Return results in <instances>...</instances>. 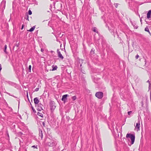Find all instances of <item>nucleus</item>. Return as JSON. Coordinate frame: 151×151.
<instances>
[{
	"label": "nucleus",
	"instance_id": "nucleus-39",
	"mask_svg": "<svg viewBox=\"0 0 151 151\" xmlns=\"http://www.w3.org/2000/svg\"><path fill=\"white\" fill-rule=\"evenodd\" d=\"M19 104H20V101H19V102H18V106H19Z\"/></svg>",
	"mask_w": 151,
	"mask_h": 151
},
{
	"label": "nucleus",
	"instance_id": "nucleus-13",
	"mask_svg": "<svg viewBox=\"0 0 151 151\" xmlns=\"http://www.w3.org/2000/svg\"><path fill=\"white\" fill-rule=\"evenodd\" d=\"M37 114L38 116H39L40 117H41V118H40V119H42V118H43V114L39 112H38L37 113Z\"/></svg>",
	"mask_w": 151,
	"mask_h": 151
},
{
	"label": "nucleus",
	"instance_id": "nucleus-5",
	"mask_svg": "<svg viewBox=\"0 0 151 151\" xmlns=\"http://www.w3.org/2000/svg\"><path fill=\"white\" fill-rule=\"evenodd\" d=\"M54 104V102L53 101H51L50 102V106L51 110H54L55 109L56 106Z\"/></svg>",
	"mask_w": 151,
	"mask_h": 151
},
{
	"label": "nucleus",
	"instance_id": "nucleus-38",
	"mask_svg": "<svg viewBox=\"0 0 151 151\" xmlns=\"http://www.w3.org/2000/svg\"><path fill=\"white\" fill-rule=\"evenodd\" d=\"M147 32L149 33V34H150V35L151 36V33H150V32L149 30V31H148Z\"/></svg>",
	"mask_w": 151,
	"mask_h": 151
},
{
	"label": "nucleus",
	"instance_id": "nucleus-4",
	"mask_svg": "<svg viewBox=\"0 0 151 151\" xmlns=\"http://www.w3.org/2000/svg\"><path fill=\"white\" fill-rule=\"evenodd\" d=\"M6 1L5 0H3L1 2L0 4V8L2 9L3 11L5 9V7Z\"/></svg>",
	"mask_w": 151,
	"mask_h": 151
},
{
	"label": "nucleus",
	"instance_id": "nucleus-30",
	"mask_svg": "<svg viewBox=\"0 0 151 151\" xmlns=\"http://www.w3.org/2000/svg\"><path fill=\"white\" fill-rule=\"evenodd\" d=\"M42 124L43 127H45V123L44 122H42Z\"/></svg>",
	"mask_w": 151,
	"mask_h": 151
},
{
	"label": "nucleus",
	"instance_id": "nucleus-40",
	"mask_svg": "<svg viewBox=\"0 0 151 151\" xmlns=\"http://www.w3.org/2000/svg\"><path fill=\"white\" fill-rule=\"evenodd\" d=\"M132 25H133V26L134 25V24H133V23H132Z\"/></svg>",
	"mask_w": 151,
	"mask_h": 151
},
{
	"label": "nucleus",
	"instance_id": "nucleus-29",
	"mask_svg": "<svg viewBox=\"0 0 151 151\" xmlns=\"http://www.w3.org/2000/svg\"><path fill=\"white\" fill-rule=\"evenodd\" d=\"M132 113V111H129L128 112V114L130 115Z\"/></svg>",
	"mask_w": 151,
	"mask_h": 151
},
{
	"label": "nucleus",
	"instance_id": "nucleus-34",
	"mask_svg": "<svg viewBox=\"0 0 151 151\" xmlns=\"http://www.w3.org/2000/svg\"><path fill=\"white\" fill-rule=\"evenodd\" d=\"M134 27L135 28L137 29L138 27V26L137 25H134Z\"/></svg>",
	"mask_w": 151,
	"mask_h": 151
},
{
	"label": "nucleus",
	"instance_id": "nucleus-14",
	"mask_svg": "<svg viewBox=\"0 0 151 151\" xmlns=\"http://www.w3.org/2000/svg\"><path fill=\"white\" fill-rule=\"evenodd\" d=\"M52 70L53 71L56 70L58 68V67L57 65H52Z\"/></svg>",
	"mask_w": 151,
	"mask_h": 151
},
{
	"label": "nucleus",
	"instance_id": "nucleus-27",
	"mask_svg": "<svg viewBox=\"0 0 151 151\" xmlns=\"http://www.w3.org/2000/svg\"><path fill=\"white\" fill-rule=\"evenodd\" d=\"M25 18L26 19H27L28 20V19H29L28 16V15H27V16L25 17Z\"/></svg>",
	"mask_w": 151,
	"mask_h": 151
},
{
	"label": "nucleus",
	"instance_id": "nucleus-9",
	"mask_svg": "<svg viewBox=\"0 0 151 151\" xmlns=\"http://www.w3.org/2000/svg\"><path fill=\"white\" fill-rule=\"evenodd\" d=\"M42 106L43 105L42 104H39L38 107L37 109V110L38 111H41V110H43Z\"/></svg>",
	"mask_w": 151,
	"mask_h": 151
},
{
	"label": "nucleus",
	"instance_id": "nucleus-2",
	"mask_svg": "<svg viewBox=\"0 0 151 151\" xmlns=\"http://www.w3.org/2000/svg\"><path fill=\"white\" fill-rule=\"evenodd\" d=\"M57 143V142L54 140H50V141L47 142L46 144L47 146L53 147L55 146Z\"/></svg>",
	"mask_w": 151,
	"mask_h": 151
},
{
	"label": "nucleus",
	"instance_id": "nucleus-11",
	"mask_svg": "<svg viewBox=\"0 0 151 151\" xmlns=\"http://www.w3.org/2000/svg\"><path fill=\"white\" fill-rule=\"evenodd\" d=\"M34 102L35 104H37L39 103V100H38V98L36 97L34 99Z\"/></svg>",
	"mask_w": 151,
	"mask_h": 151
},
{
	"label": "nucleus",
	"instance_id": "nucleus-26",
	"mask_svg": "<svg viewBox=\"0 0 151 151\" xmlns=\"http://www.w3.org/2000/svg\"><path fill=\"white\" fill-rule=\"evenodd\" d=\"M139 56L138 55H137L135 56V58L136 59H137L139 58Z\"/></svg>",
	"mask_w": 151,
	"mask_h": 151
},
{
	"label": "nucleus",
	"instance_id": "nucleus-12",
	"mask_svg": "<svg viewBox=\"0 0 151 151\" xmlns=\"http://www.w3.org/2000/svg\"><path fill=\"white\" fill-rule=\"evenodd\" d=\"M140 125V121H139L138 122L136 123V126L135 127L136 128H137V130H139Z\"/></svg>",
	"mask_w": 151,
	"mask_h": 151
},
{
	"label": "nucleus",
	"instance_id": "nucleus-16",
	"mask_svg": "<svg viewBox=\"0 0 151 151\" xmlns=\"http://www.w3.org/2000/svg\"><path fill=\"white\" fill-rule=\"evenodd\" d=\"M7 45H5L4 46V52H5V53L6 54H7V53H8L6 51V49H7Z\"/></svg>",
	"mask_w": 151,
	"mask_h": 151
},
{
	"label": "nucleus",
	"instance_id": "nucleus-31",
	"mask_svg": "<svg viewBox=\"0 0 151 151\" xmlns=\"http://www.w3.org/2000/svg\"><path fill=\"white\" fill-rule=\"evenodd\" d=\"M24 24H23L22 25V28H21V29H23V28H24Z\"/></svg>",
	"mask_w": 151,
	"mask_h": 151
},
{
	"label": "nucleus",
	"instance_id": "nucleus-8",
	"mask_svg": "<svg viewBox=\"0 0 151 151\" xmlns=\"http://www.w3.org/2000/svg\"><path fill=\"white\" fill-rule=\"evenodd\" d=\"M68 96V94L64 95L62 96L61 100L62 101H65L67 99V97Z\"/></svg>",
	"mask_w": 151,
	"mask_h": 151
},
{
	"label": "nucleus",
	"instance_id": "nucleus-23",
	"mask_svg": "<svg viewBox=\"0 0 151 151\" xmlns=\"http://www.w3.org/2000/svg\"><path fill=\"white\" fill-rule=\"evenodd\" d=\"M28 14L29 15H31L32 14V12L30 10L28 11Z\"/></svg>",
	"mask_w": 151,
	"mask_h": 151
},
{
	"label": "nucleus",
	"instance_id": "nucleus-42",
	"mask_svg": "<svg viewBox=\"0 0 151 151\" xmlns=\"http://www.w3.org/2000/svg\"><path fill=\"white\" fill-rule=\"evenodd\" d=\"M17 47H18V45H17Z\"/></svg>",
	"mask_w": 151,
	"mask_h": 151
},
{
	"label": "nucleus",
	"instance_id": "nucleus-21",
	"mask_svg": "<svg viewBox=\"0 0 151 151\" xmlns=\"http://www.w3.org/2000/svg\"><path fill=\"white\" fill-rule=\"evenodd\" d=\"M31 65H29V67H28V70H29V72H31Z\"/></svg>",
	"mask_w": 151,
	"mask_h": 151
},
{
	"label": "nucleus",
	"instance_id": "nucleus-15",
	"mask_svg": "<svg viewBox=\"0 0 151 151\" xmlns=\"http://www.w3.org/2000/svg\"><path fill=\"white\" fill-rule=\"evenodd\" d=\"M35 26H34L32 28H31L29 30H28V31H29L30 32H32L34 30V29L35 28Z\"/></svg>",
	"mask_w": 151,
	"mask_h": 151
},
{
	"label": "nucleus",
	"instance_id": "nucleus-36",
	"mask_svg": "<svg viewBox=\"0 0 151 151\" xmlns=\"http://www.w3.org/2000/svg\"><path fill=\"white\" fill-rule=\"evenodd\" d=\"M44 50V49H42V48L41 49V51L42 52H43Z\"/></svg>",
	"mask_w": 151,
	"mask_h": 151
},
{
	"label": "nucleus",
	"instance_id": "nucleus-19",
	"mask_svg": "<svg viewBox=\"0 0 151 151\" xmlns=\"http://www.w3.org/2000/svg\"><path fill=\"white\" fill-rule=\"evenodd\" d=\"M73 101H74L76 99V96H74L72 97V98Z\"/></svg>",
	"mask_w": 151,
	"mask_h": 151
},
{
	"label": "nucleus",
	"instance_id": "nucleus-1",
	"mask_svg": "<svg viewBox=\"0 0 151 151\" xmlns=\"http://www.w3.org/2000/svg\"><path fill=\"white\" fill-rule=\"evenodd\" d=\"M126 137L128 139L129 138L131 139V145H132L134 144L135 139V136L134 134L131 133H128L126 135Z\"/></svg>",
	"mask_w": 151,
	"mask_h": 151
},
{
	"label": "nucleus",
	"instance_id": "nucleus-17",
	"mask_svg": "<svg viewBox=\"0 0 151 151\" xmlns=\"http://www.w3.org/2000/svg\"><path fill=\"white\" fill-rule=\"evenodd\" d=\"M95 52V50L93 48L91 49V54H93Z\"/></svg>",
	"mask_w": 151,
	"mask_h": 151
},
{
	"label": "nucleus",
	"instance_id": "nucleus-33",
	"mask_svg": "<svg viewBox=\"0 0 151 151\" xmlns=\"http://www.w3.org/2000/svg\"><path fill=\"white\" fill-rule=\"evenodd\" d=\"M27 98L29 100V98H28V92L27 91Z\"/></svg>",
	"mask_w": 151,
	"mask_h": 151
},
{
	"label": "nucleus",
	"instance_id": "nucleus-18",
	"mask_svg": "<svg viewBox=\"0 0 151 151\" xmlns=\"http://www.w3.org/2000/svg\"><path fill=\"white\" fill-rule=\"evenodd\" d=\"M93 31L95 32H96V33H98V31L96 30V28L95 27H94L93 28Z\"/></svg>",
	"mask_w": 151,
	"mask_h": 151
},
{
	"label": "nucleus",
	"instance_id": "nucleus-28",
	"mask_svg": "<svg viewBox=\"0 0 151 151\" xmlns=\"http://www.w3.org/2000/svg\"><path fill=\"white\" fill-rule=\"evenodd\" d=\"M32 109L33 110V111L35 113L36 112V111L35 110V109H34L33 107H32Z\"/></svg>",
	"mask_w": 151,
	"mask_h": 151
},
{
	"label": "nucleus",
	"instance_id": "nucleus-3",
	"mask_svg": "<svg viewBox=\"0 0 151 151\" xmlns=\"http://www.w3.org/2000/svg\"><path fill=\"white\" fill-rule=\"evenodd\" d=\"M96 96L99 99H101L103 96V93L101 92H98L95 94Z\"/></svg>",
	"mask_w": 151,
	"mask_h": 151
},
{
	"label": "nucleus",
	"instance_id": "nucleus-35",
	"mask_svg": "<svg viewBox=\"0 0 151 151\" xmlns=\"http://www.w3.org/2000/svg\"><path fill=\"white\" fill-rule=\"evenodd\" d=\"M2 69V67H1V64H0V71Z\"/></svg>",
	"mask_w": 151,
	"mask_h": 151
},
{
	"label": "nucleus",
	"instance_id": "nucleus-37",
	"mask_svg": "<svg viewBox=\"0 0 151 151\" xmlns=\"http://www.w3.org/2000/svg\"><path fill=\"white\" fill-rule=\"evenodd\" d=\"M147 32L149 33V34H150V35L151 36V33H150V32L149 30V31H148Z\"/></svg>",
	"mask_w": 151,
	"mask_h": 151
},
{
	"label": "nucleus",
	"instance_id": "nucleus-25",
	"mask_svg": "<svg viewBox=\"0 0 151 151\" xmlns=\"http://www.w3.org/2000/svg\"><path fill=\"white\" fill-rule=\"evenodd\" d=\"M39 90V88H37L35 89V91H37Z\"/></svg>",
	"mask_w": 151,
	"mask_h": 151
},
{
	"label": "nucleus",
	"instance_id": "nucleus-22",
	"mask_svg": "<svg viewBox=\"0 0 151 151\" xmlns=\"http://www.w3.org/2000/svg\"><path fill=\"white\" fill-rule=\"evenodd\" d=\"M37 145H33L32 146V147H33L34 148H37Z\"/></svg>",
	"mask_w": 151,
	"mask_h": 151
},
{
	"label": "nucleus",
	"instance_id": "nucleus-20",
	"mask_svg": "<svg viewBox=\"0 0 151 151\" xmlns=\"http://www.w3.org/2000/svg\"><path fill=\"white\" fill-rule=\"evenodd\" d=\"M145 31H147V32H148V31H149V29L147 27L145 28Z\"/></svg>",
	"mask_w": 151,
	"mask_h": 151
},
{
	"label": "nucleus",
	"instance_id": "nucleus-7",
	"mask_svg": "<svg viewBox=\"0 0 151 151\" xmlns=\"http://www.w3.org/2000/svg\"><path fill=\"white\" fill-rule=\"evenodd\" d=\"M39 136L41 137V139H42L43 137V132L42 130L40 128L39 129Z\"/></svg>",
	"mask_w": 151,
	"mask_h": 151
},
{
	"label": "nucleus",
	"instance_id": "nucleus-10",
	"mask_svg": "<svg viewBox=\"0 0 151 151\" xmlns=\"http://www.w3.org/2000/svg\"><path fill=\"white\" fill-rule=\"evenodd\" d=\"M151 10L148 11L147 14V17L148 19H149L151 17Z\"/></svg>",
	"mask_w": 151,
	"mask_h": 151
},
{
	"label": "nucleus",
	"instance_id": "nucleus-32",
	"mask_svg": "<svg viewBox=\"0 0 151 151\" xmlns=\"http://www.w3.org/2000/svg\"><path fill=\"white\" fill-rule=\"evenodd\" d=\"M118 4H115V7H116V8H117L118 6Z\"/></svg>",
	"mask_w": 151,
	"mask_h": 151
},
{
	"label": "nucleus",
	"instance_id": "nucleus-24",
	"mask_svg": "<svg viewBox=\"0 0 151 151\" xmlns=\"http://www.w3.org/2000/svg\"><path fill=\"white\" fill-rule=\"evenodd\" d=\"M147 83H149V89H150V82L149 81V80H148L147 81Z\"/></svg>",
	"mask_w": 151,
	"mask_h": 151
},
{
	"label": "nucleus",
	"instance_id": "nucleus-6",
	"mask_svg": "<svg viewBox=\"0 0 151 151\" xmlns=\"http://www.w3.org/2000/svg\"><path fill=\"white\" fill-rule=\"evenodd\" d=\"M57 52L58 53V57L61 60H63L64 58V57L61 53V52L59 51V49H58L57 50Z\"/></svg>",
	"mask_w": 151,
	"mask_h": 151
},
{
	"label": "nucleus",
	"instance_id": "nucleus-41",
	"mask_svg": "<svg viewBox=\"0 0 151 151\" xmlns=\"http://www.w3.org/2000/svg\"><path fill=\"white\" fill-rule=\"evenodd\" d=\"M81 66H82V64H81L80 65V66H81Z\"/></svg>",
	"mask_w": 151,
	"mask_h": 151
}]
</instances>
